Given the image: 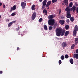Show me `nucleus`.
<instances>
[{"label":"nucleus","mask_w":78,"mask_h":78,"mask_svg":"<svg viewBox=\"0 0 78 78\" xmlns=\"http://www.w3.org/2000/svg\"><path fill=\"white\" fill-rule=\"evenodd\" d=\"M55 33L56 34V36L58 37L60 36H63L65 34V36H66L69 34V31H65V30H62V29L60 28H57L55 30Z\"/></svg>","instance_id":"f257e3e1"},{"label":"nucleus","mask_w":78,"mask_h":78,"mask_svg":"<svg viewBox=\"0 0 78 78\" xmlns=\"http://www.w3.org/2000/svg\"><path fill=\"white\" fill-rule=\"evenodd\" d=\"M15 22H16V21H12V22L9 23H15Z\"/></svg>","instance_id":"c85d7f7f"},{"label":"nucleus","mask_w":78,"mask_h":78,"mask_svg":"<svg viewBox=\"0 0 78 78\" xmlns=\"http://www.w3.org/2000/svg\"><path fill=\"white\" fill-rule=\"evenodd\" d=\"M21 37L23 36V35L22 34H21Z\"/></svg>","instance_id":"8fccbe9b"},{"label":"nucleus","mask_w":78,"mask_h":78,"mask_svg":"<svg viewBox=\"0 0 78 78\" xmlns=\"http://www.w3.org/2000/svg\"><path fill=\"white\" fill-rule=\"evenodd\" d=\"M42 1H43V0H39V2H42Z\"/></svg>","instance_id":"09e8293b"},{"label":"nucleus","mask_w":78,"mask_h":78,"mask_svg":"<svg viewBox=\"0 0 78 78\" xmlns=\"http://www.w3.org/2000/svg\"><path fill=\"white\" fill-rule=\"evenodd\" d=\"M69 62H70L71 64H73V59L72 58H71L69 59Z\"/></svg>","instance_id":"a211bd4d"},{"label":"nucleus","mask_w":78,"mask_h":78,"mask_svg":"<svg viewBox=\"0 0 78 78\" xmlns=\"http://www.w3.org/2000/svg\"><path fill=\"white\" fill-rule=\"evenodd\" d=\"M78 43V41H77L76 42H75V44L76 45V44H77Z\"/></svg>","instance_id":"ea45409f"},{"label":"nucleus","mask_w":78,"mask_h":78,"mask_svg":"<svg viewBox=\"0 0 78 78\" xmlns=\"http://www.w3.org/2000/svg\"><path fill=\"white\" fill-rule=\"evenodd\" d=\"M16 5H14V6H13V7H12L11 8L10 10L9 11H10V12H12V11H14L15 10V9H16Z\"/></svg>","instance_id":"423d86ee"},{"label":"nucleus","mask_w":78,"mask_h":78,"mask_svg":"<svg viewBox=\"0 0 78 78\" xmlns=\"http://www.w3.org/2000/svg\"><path fill=\"white\" fill-rule=\"evenodd\" d=\"M66 17L68 18H70L71 17V14H70V12H66Z\"/></svg>","instance_id":"6e6552de"},{"label":"nucleus","mask_w":78,"mask_h":78,"mask_svg":"<svg viewBox=\"0 0 78 78\" xmlns=\"http://www.w3.org/2000/svg\"><path fill=\"white\" fill-rule=\"evenodd\" d=\"M36 7V5H32V7H31V9L32 10H34L36 9V8H35V7Z\"/></svg>","instance_id":"2eb2a0df"},{"label":"nucleus","mask_w":78,"mask_h":78,"mask_svg":"<svg viewBox=\"0 0 78 78\" xmlns=\"http://www.w3.org/2000/svg\"><path fill=\"white\" fill-rule=\"evenodd\" d=\"M55 40H59V38H58V37H55Z\"/></svg>","instance_id":"e433bc0d"},{"label":"nucleus","mask_w":78,"mask_h":78,"mask_svg":"<svg viewBox=\"0 0 78 78\" xmlns=\"http://www.w3.org/2000/svg\"><path fill=\"white\" fill-rule=\"evenodd\" d=\"M16 31H19V27H18V28L16 29Z\"/></svg>","instance_id":"72a5a7b5"},{"label":"nucleus","mask_w":78,"mask_h":78,"mask_svg":"<svg viewBox=\"0 0 78 78\" xmlns=\"http://www.w3.org/2000/svg\"><path fill=\"white\" fill-rule=\"evenodd\" d=\"M73 11V12H75L76 11V7H75V6H73L72 8H71L70 11Z\"/></svg>","instance_id":"9b49d317"},{"label":"nucleus","mask_w":78,"mask_h":78,"mask_svg":"<svg viewBox=\"0 0 78 78\" xmlns=\"http://www.w3.org/2000/svg\"><path fill=\"white\" fill-rule=\"evenodd\" d=\"M9 22V20L8 19H7L6 20V22Z\"/></svg>","instance_id":"a19ab883"},{"label":"nucleus","mask_w":78,"mask_h":78,"mask_svg":"<svg viewBox=\"0 0 78 78\" xmlns=\"http://www.w3.org/2000/svg\"><path fill=\"white\" fill-rule=\"evenodd\" d=\"M69 19H70V20L71 22H73V21H74V17H70V18H69Z\"/></svg>","instance_id":"f3484780"},{"label":"nucleus","mask_w":78,"mask_h":78,"mask_svg":"<svg viewBox=\"0 0 78 78\" xmlns=\"http://www.w3.org/2000/svg\"><path fill=\"white\" fill-rule=\"evenodd\" d=\"M36 12H34V13H33V15H32V20H34L35 18H36Z\"/></svg>","instance_id":"0eeeda50"},{"label":"nucleus","mask_w":78,"mask_h":78,"mask_svg":"<svg viewBox=\"0 0 78 78\" xmlns=\"http://www.w3.org/2000/svg\"><path fill=\"white\" fill-rule=\"evenodd\" d=\"M19 33H20V32H19Z\"/></svg>","instance_id":"6e6d98bb"},{"label":"nucleus","mask_w":78,"mask_h":78,"mask_svg":"<svg viewBox=\"0 0 78 78\" xmlns=\"http://www.w3.org/2000/svg\"><path fill=\"white\" fill-rule=\"evenodd\" d=\"M15 14L14 13H13L12 14V16H15Z\"/></svg>","instance_id":"4c0bfd02"},{"label":"nucleus","mask_w":78,"mask_h":78,"mask_svg":"<svg viewBox=\"0 0 78 78\" xmlns=\"http://www.w3.org/2000/svg\"><path fill=\"white\" fill-rule=\"evenodd\" d=\"M5 8V5H3V9Z\"/></svg>","instance_id":"37998d69"},{"label":"nucleus","mask_w":78,"mask_h":78,"mask_svg":"<svg viewBox=\"0 0 78 78\" xmlns=\"http://www.w3.org/2000/svg\"><path fill=\"white\" fill-rule=\"evenodd\" d=\"M2 73H3V72L2 71H0V74H2Z\"/></svg>","instance_id":"49530a36"},{"label":"nucleus","mask_w":78,"mask_h":78,"mask_svg":"<svg viewBox=\"0 0 78 78\" xmlns=\"http://www.w3.org/2000/svg\"><path fill=\"white\" fill-rule=\"evenodd\" d=\"M51 1H48L47 2V0H44L42 2L43 5L42 6V9H44V8H45V6H46V7H48V6L51 5Z\"/></svg>","instance_id":"f03ea898"},{"label":"nucleus","mask_w":78,"mask_h":78,"mask_svg":"<svg viewBox=\"0 0 78 78\" xmlns=\"http://www.w3.org/2000/svg\"><path fill=\"white\" fill-rule=\"evenodd\" d=\"M65 57H64V55H62L61 56V59L63 60Z\"/></svg>","instance_id":"a878e982"},{"label":"nucleus","mask_w":78,"mask_h":78,"mask_svg":"<svg viewBox=\"0 0 78 78\" xmlns=\"http://www.w3.org/2000/svg\"><path fill=\"white\" fill-rule=\"evenodd\" d=\"M75 48V44H73L72 45V46H71V49H74V48Z\"/></svg>","instance_id":"4be33fe9"},{"label":"nucleus","mask_w":78,"mask_h":78,"mask_svg":"<svg viewBox=\"0 0 78 78\" xmlns=\"http://www.w3.org/2000/svg\"><path fill=\"white\" fill-rule=\"evenodd\" d=\"M73 58L78 59V54H73Z\"/></svg>","instance_id":"9d476101"},{"label":"nucleus","mask_w":78,"mask_h":78,"mask_svg":"<svg viewBox=\"0 0 78 78\" xmlns=\"http://www.w3.org/2000/svg\"><path fill=\"white\" fill-rule=\"evenodd\" d=\"M76 53H78V49H77L76 50Z\"/></svg>","instance_id":"58836bf2"},{"label":"nucleus","mask_w":78,"mask_h":78,"mask_svg":"<svg viewBox=\"0 0 78 78\" xmlns=\"http://www.w3.org/2000/svg\"><path fill=\"white\" fill-rule=\"evenodd\" d=\"M12 24H13V23H9V24H8V27H11Z\"/></svg>","instance_id":"b1692460"},{"label":"nucleus","mask_w":78,"mask_h":78,"mask_svg":"<svg viewBox=\"0 0 78 78\" xmlns=\"http://www.w3.org/2000/svg\"><path fill=\"white\" fill-rule=\"evenodd\" d=\"M60 0V1H61V0Z\"/></svg>","instance_id":"4d7b16f0"},{"label":"nucleus","mask_w":78,"mask_h":78,"mask_svg":"<svg viewBox=\"0 0 78 78\" xmlns=\"http://www.w3.org/2000/svg\"><path fill=\"white\" fill-rule=\"evenodd\" d=\"M66 23H69V19H67L66 20Z\"/></svg>","instance_id":"2f4dec72"},{"label":"nucleus","mask_w":78,"mask_h":78,"mask_svg":"<svg viewBox=\"0 0 78 78\" xmlns=\"http://www.w3.org/2000/svg\"><path fill=\"white\" fill-rule=\"evenodd\" d=\"M61 9L59 10V11L58 12V15H60L61 14Z\"/></svg>","instance_id":"c9c22d12"},{"label":"nucleus","mask_w":78,"mask_h":78,"mask_svg":"<svg viewBox=\"0 0 78 78\" xmlns=\"http://www.w3.org/2000/svg\"><path fill=\"white\" fill-rule=\"evenodd\" d=\"M19 49H20L18 47L17 48V49H16V50L18 51L19 50Z\"/></svg>","instance_id":"a18cd8bd"},{"label":"nucleus","mask_w":78,"mask_h":78,"mask_svg":"<svg viewBox=\"0 0 78 78\" xmlns=\"http://www.w3.org/2000/svg\"><path fill=\"white\" fill-rule=\"evenodd\" d=\"M52 29H53V27L51 26L49 27V30H52Z\"/></svg>","instance_id":"393cba45"},{"label":"nucleus","mask_w":78,"mask_h":78,"mask_svg":"<svg viewBox=\"0 0 78 78\" xmlns=\"http://www.w3.org/2000/svg\"><path fill=\"white\" fill-rule=\"evenodd\" d=\"M66 58L67 59L69 58V55H65V57H64Z\"/></svg>","instance_id":"cd10ccee"},{"label":"nucleus","mask_w":78,"mask_h":78,"mask_svg":"<svg viewBox=\"0 0 78 78\" xmlns=\"http://www.w3.org/2000/svg\"><path fill=\"white\" fill-rule=\"evenodd\" d=\"M65 27L66 28V30H67L69 29V26L68 25H66L65 26Z\"/></svg>","instance_id":"aec40b11"},{"label":"nucleus","mask_w":78,"mask_h":78,"mask_svg":"<svg viewBox=\"0 0 78 78\" xmlns=\"http://www.w3.org/2000/svg\"><path fill=\"white\" fill-rule=\"evenodd\" d=\"M67 46V43L65 42H63L62 44V47L63 48H65Z\"/></svg>","instance_id":"1a4fd4ad"},{"label":"nucleus","mask_w":78,"mask_h":78,"mask_svg":"<svg viewBox=\"0 0 78 78\" xmlns=\"http://www.w3.org/2000/svg\"><path fill=\"white\" fill-rule=\"evenodd\" d=\"M62 5H64V3H62Z\"/></svg>","instance_id":"3c124183"},{"label":"nucleus","mask_w":78,"mask_h":78,"mask_svg":"<svg viewBox=\"0 0 78 78\" xmlns=\"http://www.w3.org/2000/svg\"><path fill=\"white\" fill-rule=\"evenodd\" d=\"M54 25H55V19H50L48 20V25L53 26Z\"/></svg>","instance_id":"7ed1b4c3"},{"label":"nucleus","mask_w":78,"mask_h":78,"mask_svg":"<svg viewBox=\"0 0 78 78\" xmlns=\"http://www.w3.org/2000/svg\"><path fill=\"white\" fill-rule=\"evenodd\" d=\"M58 1V0H52V1H51L52 3H55L57 2V1Z\"/></svg>","instance_id":"5701e85b"},{"label":"nucleus","mask_w":78,"mask_h":78,"mask_svg":"<svg viewBox=\"0 0 78 78\" xmlns=\"http://www.w3.org/2000/svg\"><path fill=\"white\" fill-rule=\"evenodd\" d=\"M75 5L76 6H78V4H77V2H76V3H75Z\"/></svg>","instance_id":"f704fd0d"},{"label":"nucleus","mask_w":78,"mask_h":78,"mask_svg":"<svg viewBox=\"0 0 78 78\" xmlns=\"http://www.w3.org/2000/svg\"><path fill=\"white\" fill-rule=\"evenodd\" d=\"M1 16H0V19H1Z\"/></svg>","instance_id":"5fc2aeb1"},{"label":"nucleus","mask_w":78,"mask_h":78,"mask_svg":"<svg viewBox=\"0 0 78 78\" xmlns=\"http://www.w3.org/2000/svg\"><path fill=\"white\" fill-rule=\"evenodd\" d=\"M72 2H70V3L69 4V7H72Z\"/></svg>","instance_id":"bb28decb"},{"label":"nucleus","mask_w":78,"mask_h":78,"mask_svg":"<svg viewBox=\"0 0 78 78\" xmlns=\"http://www.w3.org/2000/svg\"><path fill=\"white\" fill-rule=\"evenodd\" d=\"M26 4L24 2H21V6L22 7V9H25V7H26Z\"/></svg>","instance_id":"39448f33"},{"label":"nucleus","mask_w":78,"mask_h":78,"mask_svg":"<svg viewBox=\"0 0 78 78\" xmlns=\"http://www.w3.org/2000/svg\"><path fill=\"white\" fill-rule=\"evenodd\" d=\"M78 38H75V42L78 41Z\"/></svg>","instance_id":"7c9ffc66"},{"label":"nucleus","mask_w":78,"mask_h":78,"mask_svg":"<svg viewBox=\"0 0 78 78\" xmlns=\"http://www.w3.org/2000/svg\"><path fill=\"white\" fill-rule=\"evenodd\" d=\"M43 20L41 18H40V19H39V22L40 23H41V22H42V21Z\"/></svg>","instance_id":"c756f323"},{"label":"nucleus","mask_w":78,"mask_h":78,"mask_svg":"<svg viewBox=\"0 0 78 78\" xmlns=\"http://www.w3.org/2000/svg\"><path fill=\"white\" fill-rule=\"evenodd\" d=\"M76 12L78 13V7H77V9H76Z\"/></svg>","instance_id":"79ce46f5"},{"label":"nucleus","mask_w":78,"mask_h":78,"mask_svg":"<svg viewBox=\"0 0 78 78\" xmlns=\"http://www.w3.org/2000/svg\"><path fill=\"white\" fill-rule=\"evenodd\" d=\"M58 64H59V65H61V60H59L58 61Z\"/></svg>","instance_id":"473e14b6"},{"label":"nucleus","mask_w":78,"mask_h":78,"mask_svg":"<svg viewBox=\"0 0 78 78\" xmlns=\"http://www.w3.org/2000/svg\"><path fill=\"white\" fill-rule=\"evenodd\" d=\"M64 18H65V17L63 16H62V19H63Z\"/></svg>","instance_id":"c03bdc74"},{"label":"nucleus","mask_w":78,"mask_h":78,"mask_svg":"<svg viewBox=\"0 0 78 78\" xmlns=\"http://www.w3.org/2000/svg\"><path fill=\"white\" fill-rule=\"evenodd\" d=\"M44 30H47V25H44Z\"/></svg>","instance_id":"6ab92c4d"},{"label":"nucleus","mask_w":78,"mask_h":78,"mask_svg":"<svg viewBox=\"0 0 78 78\" xmlns=\"http://www.w3.org/2000/svg\"><path fill=\"white\" fill-rule=\"evenodd\" d=\"M70 1H73V0H70Z\"/></svg>","instance_id":"603ef678"},{"label":"nucleus","mask_w":78,"mask_h":78,"mask_svg":"<svg viewBox=\"0 0 78 78\" xmlns=\"http://www.w3.org/2000/svg\"><path fill=\"white\" fill-rule=\"evenodd\" d=\"M75 29L73 30V36L74 37H76V32L78 31V27L77 25L75 26Z\"/></svg>","instance_id":"20e7f679"},{"label":"nucleus","mask_w":78,"mask_h":78,"mask_svg":"<svg viewBox=\"0 0 78 78\" xmlns=\"http://www.w3.org/2000/svg\"><path fill=\"white\" fill-rule=\"evenodd\" d=\"M66 11L67 12H70V9H69V7H67L66 8Z\"/></svg>","instance_id":"ddd939ff"},{"label":"nucleus","mask_w":78,"mask_h":78,"mask_svg":"<svg viewBox=\"0 0 78 78\" xmlns=\"http://www.w3.org/2000/svg\"><path fill=\"white\" fill-rule=\"evenodd\" d=\"M48 18L49 19H51L54 18V15H49V16H48Z\"/></svg>","instance_id":"f8f14e48"},{"label":"nucleus","mask_w":78,"mask_h":78,"mask_svg":"<svg viewBox=\"0 0 78 78\" xmlns=\"http://www.w3.org/2000/svg\"><path fill=\"white\" fill-rule=\"evenodd\" d=\"M43 12L44 13H45V15L47 14V10H46V9H44V10H43Z\"/></svg>","instance_id":"412c9836"},{"label":"nucleus","mask_w":78,"mask_h":78,"mask_svg":"<svg viewBox=\"0 0 78 78\" xmlns=\"http://www.w3.org/2000/svg\"><path fill=\"white\" fill-rule=\"evenodd\" d=\"M2 5V3H0V6H1Z\"/></svg>","instance_id":"de8ad7c7"},{"label":"nucleus","mask_w":78,"mask_h":78,"mask_svg":"<svg viewBox=\"0 0 78 78\" xmlns=\"http://www.w3.org/2000/svg\"><path fill=\"white\" fill-rule=\"evenodd\" d=\"M65 23V21L64 20H60V24L61 25H63Z\"/></svg>","instance_id":"dca6fc26"},{"label":"nucleus","mask_w":78,"mask_h":78,"mask_svg":"<svg viewBox=\"0 0 78 78\" xmlns=\"http://www.w3.org/2000/svg\"><path fill=\"white\" fill-rule=\"evenodd\" d=\"M63 2L65 3V5H66L68 6V0H64V1H63Z\"/></svg>","instance_id":"4468645a"},{"label":"nucleus","mask_w":78,"mask_h":78,"mask_svg":"<svg viewBox=\"0 0 78 78\" xmlns=\"http://www.w3.org/2000/svg\"><path fill=\"white\" fill-rule=\"evenodd\" d=\"M48 9H49V7L48 8Z\"/></svg>","instance_id":"864d4df0"}]
</instances>
